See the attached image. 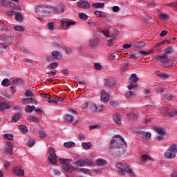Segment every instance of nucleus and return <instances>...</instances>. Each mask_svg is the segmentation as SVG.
<instances>
[{"label":"nucleus","instance_id":"obj_56","mask_svg":"<svg viewBox=\"0 0 177 177\" xmlns=\"http://www.w3.org/2000/svg\"><path fill=\"white\" fill-rule=\"evenodd\" d=\"M57 66H59V64L57 62H54V63H51L49 65V67L50 68H52L53 70H55V68H56L57 67Z\"/></svg>","mask_w":177,"mask_h":177},{"label":"nucleus","instance_id":"obj_39","mask_svg":"<svg viewBox=\"0 0 177 177\" xmlns=\"http://www.w3.org/2000/svg\"><path fill=\"white\" fill-rule=\"evenodd\" d=\"M135 95H136L135 91H129L124 95V96L129 99L130 97H132V96H135Z\"/></svg>","mask_w":177,"mask_h":177},{"label":"nucleus","instance_id":"obj_20","mask_svg":"<svg viewBox=\"0 0 177 177\" xmlns=\"http://www.w3.org/2000/svg\"><path fill=\"white\" fill-rule=\"evenodd\" d=\"M64 120L66 122H68L69 124H71V122H73V121H74V116L70 114H66Z\"/></svg>","mask_w":177,"mask_h":177},{"label":"nucleus","instance_id":"obj_18","mask_svg":"<svg viewBox=\"0 0 177 177\" xmlns=\"http://www.w3.org/2000/svg\"><path fill=\"white\" fill-rule=\"evenodd\" d=\"M101 102H109V95L105 91H102L101 93Z\"/></svg>","mask_w":177,"mask_h":177},{"label":"nucleus","instance_id":"obj_38","mask_svg":"<svg viewBox=\"0 0 177 177\" xmlns=\"http://www.w3.org/2000/svg\"><path fill=\"white\" fill-rule=\"evenodd\" d=\"M12 2H8L6 0L0 1L1 6H12Z\"/></svg>","mask_w":177,"mask_h":177},{"label":"nucleus","instance_id":"obj_7","mask_svg":"<svg viewBox=\"0 0 177 177\" xmlns=\"http://www.w3.org/2000/svg\"><path fill=\"white\" fill-rule=\"evenodd\" d=\"M78 8H82L83 9H89L91 8V3L88 1H80L77 3Z\"/></svg>","mask_w":177,"mask_h":177},{"label":"nucleus","instance_id":"obj_61","mask_svg":"<svg viewBox=\"0 0 177 177\" xmlns=\"http://www.w3.org/2000/svg\"><path fill=\"white\" fill-rule=\"evenodd\" d=\"M94 68H95V70H102V65L99 63H95L94 64Z\"/></svg>","mask_w":177,"mask_h":177},{"label":"nucleus","instance_id":"obj_36","mask_svg":"<svg viewBox=\"0 0 177 177\" xmlns=\"http://www.w3.org/2000/svg\"><path fill=\"white\" fill-rule=\"evenodd\" d=\"M6 49H8V45L3 43H0V52L1 53L6 52Z\"/></svg>","mask_w":177,"mask_h":177},{"label":"nucleus","instance_id":"obj_8","mask_svg":"<svg viewBox=\"0 0 177 177\" xmlns=\"http://www.w3.org/2000/svg\"><path fill=\"white\" fill-rule=\"evenodd\" d=\"M102 110H103V105L92 104L91 106V111L93 113H96V111H102Z\"/></svg>","mask_w":177,"mask_h":177},{"label":"nucleus","instance_id":"obj_45","mask_svg":"<svg viewBox=\"0 0 177 177\" xmlns=\"http://www.w3.org/2000/svg\"><path fill=\"white\" fill-rule=\"evenodd\" d=\"M78 17L80 19H82V20H86L88 19V15L84 12H81L79 14Z\"/></svg>","mask_w":177,"mask_h":177},{"label":"nucleus","instance_id":"obj_51","mask_svg":"<svg viewBox=\"0 0 177 177\" xmlns=\"http://www.w3.org/2000/svg\"><path fill=\"white\" fill-rule=\"evenodd\" d=\"M20 117H21V115H20V113L16 114L15 115L13 116L12 121L17 122V121L20 120Z\"/></svg>","mask_w":177,"mask_h":177},{"label":"nucleus","instance_id":"obj_22","mask_svg":"<svg viewBox=\"0 0 177 177\" xmlns=\"http://www.w3.org/2000/svg\"><path fill=\"white\" fill-rule=\"evenodd\" d=\"M61 24L62 26H66V27H68L69 26H74V24H75V21H62Z\"/></svg>","mask_w":177,"mask_h":177},{"label":"nucleus","instance_id":"obj_29","mask_svg":"<svg viewBox=\"0 0 177 177\" xmlns=\"http://www.w3.org/2000/svg\"><path fill=\"white\" fill-rule=\"evenodd\" d=\"M92 6L95 9L104 8V3H93Z\"/></svg>","mask_w":177,"mask_h":177},{"label":"nucleus","instance_id":"obj_2","mask_svg":"<svg viewBox=\"0 0 177 177\" xmlns=\"http://www.w3.org/2000/svg\"><path fill=\"white\" fill-rule=\"evenodd\" d=\"M156 62H160V63H163L164 67L166 68H169V67H172L174 64L171 59L168 58V55L167 54H163L162 55L156 56L154 57Z\"/></svg>","mask_w":177,"mask_h":177},{"label":"nucleus","instance_id":"obj_63","mask_svg":"<svg viewBox=\"0 0 177 177\" xmlns=\"http://www.w3.org/2000/svg\"><path fill=\"white\" fill-rule=\"evenodd\" d=\"M28 147H32L35 145V140H30L28 142Z\"/></svg>","mask_w":177,"mask_h":177},{"label":"nucleus","instance_id":"obj_23","mask_svg":"<svg viewBox=\"0 0 177 177\" xmlns=\"http://www.w3.org/2000/svg\"><path fill=\"white\" fill-rule=\"evenodd\" d=\"M66 97H67V95L66 94H62L60 95H55V99L57 102H63V100H64V99H66Z\"/></svg>","mask_w":177,"mask_h":177},{"label":"nucleus","instance_id":"obj_35","mask_svg":"<svg viewBox=\"0 0 177 177\" xmlns=\"http://www.w3.org/2000/svg\"><path fill=\"white\" fill-rule=\"evenodd\" d=\"M15 20L17 21H23V15L20 12H16Z\"/></svg>","mask_w":177,"mask_h":177},{"label":"nucleus","instance_id":"obj_33","mask_svg":"<svg viewBox=\"0 0 177 177\" xmlns=\"http://www.w3.org/2000/svg\"><path fill=\"white\" fill-rule=\"evenodd\" d=\"M94 15L96 16V17H106L104 12L102 11H95Z\"/></svg>","mask_w":177,"mask_h":177},{"label":"nucleus","instance_id":"obj_43","mask_svg":"<svg viewBox=\"0 0 177 177\" xmlns=\"http://www.w3.org/2000/svg\"><path fill=\"white\" fill-rule=\"evenodd\" d=\"M85 165H89L90 167H92V165H94L93 162L91 159L86 158L84 159Z\"/></svg>","mask_w":177,"mask_h":177},{"label":"nucleus","instance_id":"obj_17","mask_svg":"<svg viewBox=\"0 0 177 177\" xmlns=\"http://www.w3.org/2000/svg\"><path fill=\"white\" fill-rule=\"evenodd\" d=\"M95 163L99 167H104V165H107V161L104 159L99 158L95 161Z\"/></svg>","mask_w":177,"mask_h":177},{"label":"nucleus","instance_id":"obj_30","mask_svg":"<svg viewBox=\"0 0 177 177\" xmlns=\"http://www.w3.org/2000/svg\"><path fill=\"white\" fill-rule=\"evenodd\" d=\"M93 144L91 142H83L82 147L85 149V150H89L91 147H92Z\"/></svg>","mask_w":177,"mask_h":177},{"label":"nucleus","instance_id":"obj_60","mask_svg":"<svg viewBox=\"0 0 177 177\" xmlns=\"http://www.w3.org/2000/svg\"><path fill=\"white\" fill-rule=\"evenodd\" d=\"M80 171L81 172H84V174H86V175H91V171L88 169H86L85 168H81Z\"/></svg>","mask_w":177,"mask_h":177},{"label":"nucleus","instance_id":"obj_5","mask_svg":"<svg viewBox=\"0 0 177 177\" xmlns=\"http://www.w3.org/2000/svg\"><path fill=\"white\" fill-rule=\"evenodd\" d=\"M48 153L50 154V156H48V160L50 162V164L55 165V164L57 162V156L56 155V153H55V149L50 147L48 148Z\"/></svg>","mask_w":177,"mask_h":177},{"label":"nucleus","instance_id":"obj_19","mask_svg":"<svg viewBox=\"0 0 177 177\" xmlns=\"http://www.w3.org/2000/svg\"><path fill=\"white\" fill-rule=\"evenodd\" d=\"M140 135L141 138H142V139H145V140H149L150 138H151V133L149 132H142Z\"/></svg>","mask_w":177,"mask_h":177},{"label":"nucleus","instance_id":"obj_31","mask_svg":"<svg viewBox=\"0 0 177 177\" xmlns=\"http://www.w3.org/2000/svg\"><path fill=\"white\" fill-rule=\"evenodd\" d=\"M64 146L66 148L74 147L75 146V143L72 141L66 142L64 144Z\"/></svg>","mask_w":177,"mask_h":177},{"label":"nucleus","instance_id":"obj_32","mask_svg":"<svg viewBox=\"0 0 177 177\" xmlns=\"http://www.w3.org/2000/svg\"><path fill=\"white\" fill-rule=\"evenodd\" d=\"M34 110H35V106H30L28 105L26 108H25V111L26 113H32V111H34Z\"/></svg>","mask_w":177,"mask_h":177},{"label":"nucleus","instance_id":"obj_1","mask_svg":"<svg viewBox=\"0 0 177 177\" xmlns=\"http://www.w3.org/2000/svg\"><path fill=\"white\" fill-rule=\"evenodd\" d=\"M122 146H127V142L120 135H116L113 137V140H111L109 147L110 149H121Z\"/></svg>","mask_w":177,"mask_h":177},{"label":"nucleus","instance_id":"obj_15","mask_svg":"<svg viewBox=\"0 0 177 177\" xmlns=\"http://www.w3.org/2000/svg\"><path fill=\"white\" fill-rule=\"evenodd\" d=\"M139 81V77L135 73L131 74V77H129V83L130 84H136Z\"/></svg>","mask_w":177,"mask_h":177},{"label":"nucleus","instance_id":"obj_48","mask_svg":"<svg viewBox=\"0 0 177 177\" xmlns=\"http://www.w3.org/2000/svg\"><path fill=\"white\" fill-rule=\"evenodd\" d=\"M174 52V48L172 47H168L167 48L165 49V55H171V53H173Z\"/></svg>","mask_w":177,"mask_h":177},{"label":"nucleus","instance_id":"obj_9","mask_svg":"<svg viewBox=\"0 0 177 177\" xmlns=\"http://www.w3.org/2000/svg\"><path fill=\"white\" fill-rule=\"evenodd\" d=\"M123 172H127V174H129V175H130L131 177H134L135 176V173H133V171H132V168H131L130 165H124L123 167V169H122Z\"/></svg>","mask_w":177,"mask_h":177},{"label":"nucleus","instance_id":"obj_10","mask_svg":"<svg viewBox=\"0 0 177 177\" xmlns=\"http://www.w3.org/2000/svg\"><path fill=\"white\" fill-rule=\"evenodd\" d=\"M113 121L117 124V125H121V115L120 113H116L112 116Z\"/></svg>","mask_w":177,"mask_h":177},{"label":"nucleus","instance_id":"obj_47","mask_svg":"<svg viewBox=\"0 0 177 177\" xmlns=\"http://www.w3.org/2000/svg\"><path fill=\"white\" fill-rule=\"evenodd\" d=\"M127 115L131 120H138V115L133 113H129Z\"/></svg>","mask_w":177,"mask_h":177},{"label":"nucleus","instance_id":"obj_25","mask_svg":"<svg viewBox=\"0 0 177 177\" xmlns=\"http://www.w3.org/2000/svg\"><path fill=\"white\" fill-rule=\"evenodd\" d=\"M43 8V16H48L50 13V8L48 6H42Z\"/></svg>","mask_w":177,"mask_h":177},{"label":"nucleus","instance_id":"obj_50","mask_svg":"<svg viewBox=\"0 0 177 177\" xmlns=\"http://www.w3.org/2000/svg\"><path fill=\"white\" fill-rule=\"evenodd\" d=\"M4 139H7L8 140H13V135L12 134H5L3 136Z\"/></svg>","mask_w":177,"mask_h":177},{"label":"nucleus","instance_id":"obj_42","mask_svg":"<svg viewBox=\"0 0 177 177\" xmlns=\"http://www.w3.org/2000/svg\"><path fill=\"white\" fill-rule=\"evenodd\" d=\"M28 120H29L30 122H38L39 121L37 117L32 115H30Z\"/></svg>","mask_w":177,"mask_h":177},{"label":"nucleus","instance_id":"obj_54","mask_svg":"<svg viewBox=\"0 0 177 177\" xmlns=\"http://www.w3.org/2000/svg\"><path fill=\"white\" fill-rule=\"evenodd\" d=\"M169 117H176L177 111H171L167 113Z\"/></svg>","mask_w":177,"mask_h":177},{"label":"nucleus","instance_id":"obj_41","mask_svg":"<svg viewBox=\"0 0 177 177\" xmlns=\"http://www.w3.org/2000/svg\"><path fill=\"white\" fill-rule=\"evenodd\" d=\"M1 85L3 86H9L10 85V81L8 79H4L1 82Z\"/></svg>","mask_w":177,"mask_h":177},{"label":"nucleus","instance_id":"obj_4","mask_svg":"<svg viewBox=\"0 0 177 177\" xmlns=\"http://www.w3.org/2000/svg\"><path fill=\"white\" fill-rule=\"evenodd\" d=\"M177 153V146L176 145L171 144V146L168 147L165 153V157L168 158V160H171V158H175L176 157Z\"/></svg>","mask_w":177,"mask_h":177},{"label":"nucleus","instance_id":"obj_49","mask_svg":"<svg viewBox=\"0 0 177 177\" xmlns=\"http://www.w3.org/2000/svg\"><path fill=\"white\" fill-rule=\"evenodd\" d=\"M5 153H7L8 154H10V156H12V154H13V148L7 147V148H6Z\"/></svg>","mask_w":177,"mask_h":177},{"label":"nucleus","instance_id":"obj_40","mask_svg":"<svg viewBox=\"0 0 177 177\" xmlns=\"http://www.w3.org/2000/svg\"><path fill=\"white\" fill-rule=\"evenodd\" d=\"M111 60H118L120 59V55H118V53H114L110 56Z\"/></svg>","mask_w":177,"mask_h":177},{"label":"nucleus","instance_id":"obj_21","mask_svg":"<svg viewBox=\"0 0 177 177\" xmlns=\"http://www.w3.org/2000/svg\"><path fill=\"white\" fill-rule=\"evenodd\" d=\"M52 56L55 57L57 60H62V54L59 51H53Z\"/></svg>","mask_w":177,"mask_h":177},{"label":"nucleus","instance_id":"obj_27","mask_svg":"<svg viewBox=\"0 0 177 177\" xmlns=\"http://www.w3.org/2000/svg\"><path fill=\"white\" fill-rule=\"evenodd\" d=\"M155 131H156V133H158V135L164 136L166 133L165 130H164V129H162L161 127L155 128Z\"/></svg>","mask_w":177,"mask_h":177},{"label":"nucleus","instance_id":"obj_11","mask_svg":"<svg viewBox=\"0 0 177 177\" xmlns=\"http://www.w3.org/2000/svg\"><path fill=\"white\" fill-rule=\"evenodd\" d=\"M117 82L114 79H105L104 85L108 87L114 86Z\"/></svg>","mask_w":177,"mask_h":177},{"label":"nucleus","instance_id":"obj_34","mask_svg":"<svg viewBox=\"0 0 177 177\" xmlns=\"http://www.w3.org/2000/svg\"><path fill=\"white\" fill-rule=\"evenodd\" d=\"M36 13L39 16H43L44 15V10L42 6H39L36 8Z\"/></svg>","mask_w":177,"mask_h":177},{"label":"nucleus","instance_id":"obj_52","mask_svg":"<svg viewBox=\"0 0 177 177\" xmlns=\"http://www.w3.org/2000/svg\"><path fill=\"white\" fill-rule=\"evenodd\" d=\"M19 128L21 132H24V133H27V127L24 125H20Z\"/></svg>","mask_w":177,"mask_h":177},{"label":"nucleus","instance_id":"obj_58","mask_svg":"<svg viewBox=\"0 0 177 177\" xmlns=\"http://www.w3.org/2000/svg\"><path fill=\"white\" fill-rule=\"evenodd\" d=\"M140 56H141L140 54H138L137 55L135 54H131L130 59H133V60H135V59H139V57H140Z\"/></svg>","mask_w":177,"mask_h":177},{"label":"nucleus","instance_id":"obj_13","mask_svg":"<svg viewBox=\"0 0 177 177\" xmlns=\"http://www.w3.org/2000/svg\"><path fill=\"white\" fill-rule=\"evenodd\" d=\"M124 165L121 163H117L115 167L118 168L119 170L118 171V174L119 175H122V176H125V172L122 171L124 169Z\"/></svg>","mask_w":177,"mask_h":177},{"label":"nucleus","instance_id":"obj_53","mask_svg":"<svg viewBox=\"0 0 177 177\" xmlns=\"http://www.w3.org/2000/svg\"><path fill=\"white\" fill-rule=\"evenodd\" d=\"M118 35H120V32L117 30H114L111 37L112 39H115V37H117Z\"/></svg>","mask_w":177,"mask_h":177},{"label":"nucleus","instance_id":"obj_26","mask_svg":"<svg viewBox=\"0 0 177 177\" xmlns=\"http://www.w3.org/2000/svg\"><path fill=\"white\" fill-rule=\"evenodd\" d=\"M89 42L91 46H97V44H99L97 39L95 37L90 39Z\"/></svg>","mask_w":177,"mask_h":177},{"label":"nucleus","instance_id":"obj_16","mask_svg":"<svg viewBox=\"0 0 177 177\" xmlns=\"http://www.w3.org/2000/svg\"><path fill=\"white\" fill-rule=\"evenodd\" d=\"M10 109V105L6 102H0V111H5V110H8Z\"/></svg>","mask_w":177,"mask_h":177},{"label":"nucleus","instance_id":"obj_57","mask_svg":"<svg viewBox=\"0 0 177 177\" xmlns=\"http://www.w3.org/2000/svg\"><path fill=\"white\" fill-rule=\"evenodd\" d=\"M14 30H15V31H19V32H24V28H23L22 26H15L14 27Z\"/></svg>","mask_w":177,"mask_h":177},{"label":"nucleus","instance_id":"obj_37","mask_svg":"<svg viewBox=\"0 0 177 177\" xmlns=\"http://www.w3.org/2000/svg\"><path fill=\"white\" fill-rule=\"evenodd\" d=\"M55 11L58 13H63L64 12V5L60 4L59 7L55 8Z\"/></svg>","mask_w":177,"mask_h":177},{"label":"nucleus","instance_id":"obj_3","mask_svg":"<svg viewBox=\"0 0 177 177\" xmlns=\"http://www.w3.org/2000/svg\"><path fill=\"white\" fill-rule=\"evenodd\" d=\"M59 162L61 164H62V168L64 171L66 172H68L69 174H71V172H73L75 168L74 166L70 164V162H73L72 159H59Z\"/></svg>","mask_w":177,"mask_h":177},{"label":"nucleus","instance_id":"obj_55","mask_svg":"<svg viewBox=\"0 0 177 177\" xmlns=\"http://www.w3.org/2000/svg\"><path fill=\"white\" fill-rule=\"evenodd\" d=\"M25 96H26V97L34 96V93L32 91H31L30 90H28L25 93Z\"/></svg>","mask_w":177,"mask_h":177},{"label":"nucleus","instance_id":"obj_44","mask_svg":"<svg viewBox=\"0 0 177 177\" xmlns=\"http://www.w3.org/2000/svg\"><path fill=\"white\" fill-rule=\"evenodd\" d=\"M39 138H42L44 139V138H46V132H45V131L40 129L39 131Z\"/></svg>","mask_w":177,"mask_h":177},{"label":"nucleus","instance_id":"obj_24","mask_svg":"<svg viewBox=\"0 0 177 177\" xmlns=\"http://www.w3.org/2000/svg\"><path fill=\"white\" fill-rule=\"evenodd\" d=\"M73 164H74V165H75L77 167H85L86 166L84 159L83 160H80L74 162Z\"/></svg>","mask_w":177,"mask_h":177},{"label":"nucleus","instance_id":"obj_12","mask_svg":"<svg viewBox=\"0 0 177 177\" xmlns=\"http://www.w3.org/2000/svg\"><path fill=\"white\" fill-rule=\"evenodd\" d=\"M23 104H25V103H27L28 104H37V100L34 98H24L22 100Z\"/></svg>","mask_w":177,"mask_h":177},{"label":"nucleus","instance_id":"obj_46","mask_svg":"<svg viewBox=\"0 0 177 177\" xmlns=\"http://www.w3.org/2000/svg\"><path fill=\"white\" fill-rule=\"evenodd\" d=\"M141 160L142 161H144V162H146V161H149L151 158L147 154H145L141 156Z\"/></svg>","mask_w":177,"mask_h":177},{"label":"nucleus","instance_id":"obj_64","mask_svg":"<svg viewBox=\"0 0 177 177\" xmlns=\"http://www.w3.org/2000/svg\"><path fill=\"white\" fill-rule=\"evenodd\" d=\"M165 97L167 100H171L174 96H172V95L169 94V93H166L165 94Z\"/></svg>","mask_w":177,"mask_h":177},{"label":"nucleus","instance_id":"obj_59","mask_svg":"<svg viewBox=\"0 0 177 177\" xmlns=\"http://www.w3.org/2000/svg\"><path fill=\"white\" fill-rule=\"evenodd\" d=\"M160 19H162L163 20H167L168 19H169V17H168V15L167 14H160L159 15Z\"/></svg>","mask_w":177,"mask_h":177},{"label":"nucleus","instance_id":"obj_28","mask_svg":"<svg viewBox=\"0 0 177 177\" xmlns=\"http://www.w3.org/2000/svg\"><path fill=\"white\" fill-rule=\"evenodd\" d=\"M13 84L15 86H18L19 85H23L24 81L23 79H15L13 80Z\"/></svg>","mask_w":177,"mask_h":177},{"label":"nucleus","instance_id":"obj_6","mask_svg":"<svg viewBox=\"0 0 177 177\" xmlns=\"http://www.w3.org/2000/svg\"><path fill=\"white\" fill-rule=\"evenodd\" d=\"M12 172L17 176H23L24 175V170L21 169L20 167H14L12 168Z\"/></svg>","mask_w":177,"mask_h":177},{"label":"nucleus","instance_id":"obj_62","mask_svg":"<svg viewBox=\"0 0 177 177\" xmlns=\"http://www.w3.org/2000/svg\"><path fill=\"white\" fill-rule=\"evenodd\" d=\"M55 24L53 22H50L48 24V27L49 30H55Z\"/></svg>","mask_w":177,"mask_h":177},{"label":"nucleus","instance_id":"obj_14","mask_svg":"<svg viewBox=\"0 0 177 177\" xmlns=\"http://www.w3.org/2000/svg\"><path fill=\"white\" fill-rule=\"evenodd\" d=\"M145 45H146V43L143 41H138V42H135L133 44V46L134 49H138V50H140V49H142Z\"/></svg>","mask_w":177,"mask_h":177}]
</instances>
